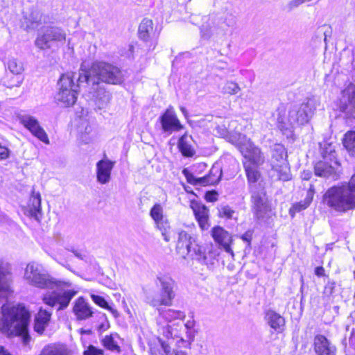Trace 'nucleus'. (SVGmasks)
<instances>
[{
	"mask_svg": "<svg viewBox=\"0 0 355 355\" xmlns=\"http://www.w3.org/2000/svg\"><path fill=\"white\" fill-rule=\"evenodd\" d=\"M0 331L8 336H20L24 345L29 343L30 313L22 305L6 303L1 306Z\"/></svg>",
	"mask_w": 355,
	"mask_h": 355,
	"instance_id": "f257e3e1",
	"label": "nucleus"
},
{
	"mask_svg": "<svg viewBox=\"0 0 355 355\" xmlns=\"http://www.w3.org/2000/svg\"><path fill=\"white\" fill-rule=\"evenodd\" d=\"M317 105V101L313 98H307L301 104L292 105L288 111L286 121L281 116H278V128L286 137H291L296 126L303 125L309 122L315 113Z\"/></svg>",
	"mask_w": 355,
	"mask_h": 355,
	"instance_id": "f03ea898",
	"label": "nucleus"
},
{
	"mask_svg": "<svg viewBox=\"0 0 355 355\" xmlns=\"http://www.w3.org/2000/svg\"><path fill=\"white\" fill-rule=\"evenodd\" d=\"M78 80L88 85L100 84L99 81L111 85H119L123 81L121 70L112 64L95 61L87 71L78 75Z\"/></svg>",
	"mask_w": 355,
	"mask_h": 355,
	"instance_id": "7ed1b4c3",
	"label": "nucleus"
},
{
	"mask_svg": "<svg viewBox=\"0 0 355 355\" xmlns=\"http://www.w3.org/2000/svg\"><path fill=\"white\" fill-rule=\"evenodd\" d=\"M154 282L159 287V290L155 293L150 288L144 289L145 302L156 310L163 306H172L176 296L175 280L168 274L159 272Z\"/></svg>",
	"mask_w": 355,
	"mask_h": 355,
	"instance_id": "20e7f679",
	"label": "nucleus"
},
{
	"mask_svg": "<svg viewBox=\"0 0 355 355\" xmlns=\"http://www.w3.org/2000/svg\"><path fill=\"white\" fill-rule=\"evenodd\" d=\"M24 278L27 284L40 289H62L71 286L69 281L55 279L36 262H31L26 266Z\"/></svg>",
	"mask_w": 355,
	"mask_h": 355,
	"instance_id": "39448f33",
	"label": "nucleus"
},
{
	"mask_svg": "<svg viewBox=\"0 0 355 355\" xmlns=\"http://www.w3.org/2000/svg\"><path fill=\"white\" fill-rule=\"evenodd\" d=\"M323 202L329 208L347 212L355 209V189L345 184L331 187L324 193Z\"/></svg>",
	"mask_w": 355,
	"mask_h": 355,
	"instance_id": "423d86ee",
	"label": "nucleus"
},
{
	"mask_svg": "<svg viewBox=\"0 0 355 355\" xmlns=\"http://www.w3.org/2000/svg\"><path fill=\"white\" fill-rule=\"evenodd\" d=\"M76 79V74L73 72H67L62 74L58 82V92L55 96V101L62 107H70L76 102L78 89L83 82Z\"/></svg>",
	"mask_w": 355,
	"mask_h": 355,
	"instance_id": "0eeeda50",
	"label": "nucleus"
},
{
	"mask_svg": "<svg viewBox=\"0 0 355 355\" xmlns=\"http://www.w3.org/2000/svg\"><path fill=\"white\" fill-rule=\"evenodd\" d=\"M66 36L65 31L60 27L46 26L38 33L35 45L41 50L49 49L53 44H64Z\"/></svg>",
	"mask_w": 355,
	"mask_h": 355,
	"instance_id": "6e6552de",
	"label": "nucleus"
},
{
	"mask_svg": "<svg viewBox=\"0 0 355 355\" xmlns=\"http://www.w3.org/2000/svg\"><path fill=\"white\" fill-rule=\"evenodd\" d=\"M70 287L64 288H53V291L45 294L43 302L51 306H58V311L65 309L69 304L71 299L77 294V291Z\"/></svg>",
	"mask_w": 355,
	"mask_h": 355,
	"instance_id": "1a4fd4ad",
	"label": "nucleus"
},
{
	"mask_svg": "<svg viewBox=\"0 0 355 355\" xmlns=\"http://www.w3.org/2000/svg\"><path fill=\"white\" fill-rule=\"evenodd\" d=\"M252 210L257 219L263 218L270 210L268 197L264 189L260 184L250 187Z\"/></svg>",
	"mask_w": 355,
	"mask_h": 355,
	"instance_id": "9d476101",
	"label": "nucleus"
},
{
	"mask_svg": "<svg viewBox=\"0 0 355 355\" xmlns=\"http://www.w3.org/2000/svg\"><path fill=\"white\" fill-rule=\"evenodd\" d=\"M239 150L248 159V162H245L247 164L260 166L265 161V157L260 148L257 147L250 139H244V143L239 145Z\"/></svg>",
	"mask_w": 355,
	"mask_h": 355,
	"instance_id": "9b49d317",
	"label": "nucleus"
},
{
	"mask_svg": "<svg viewBox=\"0 0 355 355\" xmlns=\"http://www.w3.org/2000/svg\"><path fill=\"white\" fill-rule=\"evenodd\" d=\"M199 244L196 239L191 236L186 231L181 230L178 232L176 249L179 254L191 257L194 250L198 248Z\"/></svg>",
	"mask_w": 355,
	"mask_h": 355,
	"instance_id": "f8f14e48",
	"label": "nucleus"
},
{
	"mask_svg": "<svg viewBox=\"0 0 355 355\" xmlns=\"http://www.w3.org/2000/svg\"><path fill=\"white\" fill-rule=\"evenodd\" d=\"M20 122L33 135L46 144H49L47 134L43 128L40 125L39 121L34 116L31 115H23L20 118Z\"/></svg>",
	"mask_w": 355,
	"mask_h": 355,
	"instance_id": "ddd939ff",
	"label": "nucleus"
},
{
	"mask_svg": "<svg viewBox=\"0 0 355 355\" xmlns=\"http://www.w3.org/2000/svg\"><path fill=\"white\" fill-rule=\"evenodd\" d=\"M162 128L164 132L168 135L173 132H177L183 128L175 112L172 107L168 108L165 112L159 117Z\"/></svg>",
	"mask_w": 355,
	"mask_h": 355,
	"instance_id": "4468645a",
	"label": "nucleus"
},
{
	"mask_svg": "<svg viewBox=\"0 0 355 355\" xmlns=\"http://www.w3.org/2000/svg\"><path fill=\"white\" fill-rule=\"evenodd\" d=\"M340 110L355 117V85L350 84L342 92Z\"/></svg>",
	"mask_w": 355,
	"mask_h": 355,
	"instance_id": "2eb2a0df",
	"label": "nucleus"
},
{
	"mask_svg": "<svg viewBox=\"0 0 355 355\" xmlns=\"http://www.w3.org/2000/svg\"><path fill=\"white\" fill-rule=\"evenodd\" d=\"M12 275L7 263H0V297H7L12 292Z\"/></svg>",
	"mask_w": 355,
	"mask_h": 355,
	"instance_id": "dca6fc26",
	"label": "nucleus"
},
{
	"mask_svg": "<svg viewBox=\"0 0 355 355\" xmlns=\"http://www.w3.org/2000/svg\"><path fill=\"white\" fill-rule=\"evenodd\" d=\"M183 173L189 183L199 185L214 184L219 181L222 174L221 171L215 167L211 169L209 175L198 179L189 173L187 169H184Z\"/></svg>",
	"mask_w": 355,
	"mask_h": 355,
	"instance_id": "f3484780",
	"label": "nucleus"
},
{
	"mask_svg": "<svg viewBox=\"0 0 355 355\" xmlns=\"http://www.w3.org/2000/svg\"><path fill=\"white\" fill-rule=\"evenodd\" d=\"M313 345L317 355H336V347L323 335L314 337Z\"/></svg>",
	"mask_w": 355,
	"mask_h": 355,
	"instance_id": "a211bd4d",
	"label": "nucleus"
},
{
	"mask_svg": "<svg viewBox=\"0 0 355 355\" xmlns=\"http://www.w3.org/2000/svg\"><path fill=\"white\" fill-rule=\"evenodd\" d=\"M191 208L192 209L199 226L202 230L208 229L209 225V209L200 202L191 201Z\"/></svg>",
	"mask_w": 355,
	"mask_h": 355,
	"instance_id": "6ab92c4d",
	"label": "nucleus"
},
{
	"mask_svg": "<svg viewBox=\"0 0 355 355\" xmlns=\"http://www.w3.org/2000/svg\"><path fill=\"white\" fill-rule=\"evenodd\" d=\"M114 166V162L107 159H103L97 162L96 178L99 183L105 184L110 182Z\"/></svg>",
	"mask_w": 355,
	"mask_h": 355,
	"instance_id": "aec40b11",
	"label": "nucleus"
},
{
	"mask_svg": "<svg viewBox=\"0 0 355 355\" xmlns=\"http://www.w3.org/2000/svg\"><path fill=\"white\" fill-rule=\"evenodd\" d=\"M211 236L214 241L219 244L225 252L233 254V251L230 247L232 243V236L223 227L216 226L211 230Z\"/></svg>",
	"mask_w": 355,
	"mask_h": 355,
	"instance_id": "412c9836",
	"label": "nucleus"
},
{
	"mask_svg": "<svg viewBox=\"0 0 355 355\" xmlns=\"http://www.w3.org/2000/svg\"><path fill=\"white\" fill-rule=\"evenodd\" d=\"M73 313L78 320H85L93 316L94 311L83 297H79L75 302Z\"/></svg>",
	"mask_w": 355,
	"mask_h": 355,
	"instance_id": "4be33fe9",
	"label": "nucleus"
},
{
	"mask_svg": "<svg viewBox=\"0 0 355 355\" xmlns=\"http://www.w3.org/2000/svg\"><path fill=\"white\" fill-rule=\"evenodd\" d=\"M324 159H326V155H323ZM338 164L336 161L333 164L328 163L326 160L317 162L314 166L315 174L317 176L322 178H328L336 176V171L338 168Z\"/></svg>",
	"mask_w": 355,
	"mask_h": 355,
	"instance_id": "5701e85b",
	"label": "nucleus"
},
{
	"mask_svg": "<svg viewBox=\"0 0 355 355\" xmlns=\"http://www.w3.org/2000/svg\"><path fill=\"white\" fill-rule=\"evenodd\" d=\"M190 258L196 259L201 264L207 266L209 269H212L216 262H217L215 253L211 251L205 252L203 250V248L200 245L194 250Z\"/></svg>",
	"mask_w": 355,
	"mask_h": 355,
	"instance_id": "b1692460",
	"label": "nucleus"
},
{
	"mask_svg": "<svg viewBox=\"0 0 355 355\" xmlns=\"http://www.w3.org/2000/svg\"><path fill=\"white\" fill-rule=\"evenodd\" d=\"M92 89L94 92V97L96 105L99 109L105 108L110 103L111 100V94L102 87L100 84L92 85Z\"/></svg>",
	"mask_w": 355,
	"mask_h": 355,
	"instance_id": "393cba45",
	"label": "nucleus"
},
{
	"mask_svg": "<svg viewBox=\"0 0 355 355\" xmlns=\"http://www.w3.org/2000/svg\"><path fill=\"white\" fill-rule=\"evenodd\" d=\"M51 317V313L40 309L35 317L34 330L39 334H42L49 325Z\"/></svg>",
	"mask_w": 355,
	"mask_h": 355,
	"instance_id": "a878e982",
	"label": "nucleus"
},
{
	"mask_svg": "<svg viewBox=\"0 0 355 355\" xmlns=\"http://www.w3.org/2000/svg\"><path fill=\"white\" fill-rule=\"evenodd\" d=\"M28 209L30 215L38 220L42 215L41 196L39 192L32 191L28 203Z\"/></svg>",
	"mask_w": 355,
	"mask_h": 355,
	"instance_id": "bb28decb",
	"label": "nucleus"
},
{
	"mask_svg": "<svg viewBox=\"0 0 355 355\" xmlns=\"http://www.w3.org/2000/svg\"><path fill=\"white\" fill-rule=\"evenodd\" d=\"M154 33L153 22L151 19H144L139 26L138 35L140 40L150 42Z\"/></svg>",
	"mask_w": 355,
	"mask_h": 355,
	"instance_id": "cd10ccee",
	"label": "nucleus"
},
{
	"mask_svg": "<svg viewBox=\"0 0 355 355\" xmlns=\"http://www.w3.org/2000/svg\"><path fill=\"white\" fill-rule=\"evenodd\" d=\"M46 17L38 10L32 11L28 17H25L26 29H35L40 25L47 23Z\"/></svg>",
	"mask_w": 355,
	"mask_h": 355,
	"instance_id": "c85d7f7f",
	"label": "nucleus"
},
{
	"mask_svg": "<svg viewBox=\"0 0 355 355\" xmlns=\"http://www.w3.org/2000/svg\"><path fill=\"white\" fill-rule=\"evenodd\" d=\"M270 327L277 332L284 330L285 324L284 318L273 311H269L266 315Z\"/></svg>",
	"mask_w": 355,
	"mask_h": 355,
	"instance_id": "c756f323",
	"label": "nucleus"
},
{
	"mask_svg": "<svg viewBox=\"0 0 355 355\" xmlns=\"http://www.w3.org/2000/svg\"><path fill=\"white\" fill-rule=\"evenodd\" d=\"M40 355H70V351L65 345L52 344L44 347Z\"/></svg>",
	"mask_w": 355,
	"mask_h": 355,
	"instance_id": "7c9ffc66",
	"label": "nucleus"
},
{
	"mask_svg": "<svg viewBox=\"0 0 355 355\" xmlns=\"http://www.w3.org/2000/svg\"><path fill=\"white\" fill-rule=\"evenodd\" d=\"M315 193L314 187L310 184L309 189L307 191V195L304 200L300 201L290 209V213L300 212L307 208L312 202L313 194Z\"/></svg>",
	"mask_w": 355,
	"mask_h": 355,
	"instance_id": "2f4dec72",
	"label": "nucleus"
},
{
	"mask_svg": "<svg viewBox=\"0 0 355 355\" xmlns=\"http://www.w3.org/2000/svg\"><path fill=\"white\" fill-rule=\"evenodd\" d=\"M203 20L205 23L200 27V33L202 34V37L206 39H209L213 35L212 28L215 26L216 24V17L205 16L203 17Z\"/></svg>",
	"mask_w": 355,
	"mask_h": 355,
	"instance_id": "473e14b6",
	"label": "nucleus"
},
{
	"mask_svg": "<svg viewBox=\"0 0 355 355\" xmlns=\"http://www.w3.org/2000/svg\"><path fill=\"white\" fill-rule=\"evenodd\" d=\"M178 146L180 151L184 157H193L196 153L193 148L189 144V141H188V136L186 134L179 139Z\"/></svg>",
	"mask_w": 355,
	"mask_h": 355,
	"instance_id": "72a5a7b5",
	"label": "nucleus"
},
{
	"mask_svg": "<svg viewBox=\"0 0 355 355\" xmlns=\"http://www.w3.org/2000/svg\"><path fill=\"white\" fill-rule=\"evenodd\" d=\"M272 167L277 173L279 180L288 181L291 179V173L287 162H284V164L274 163Z\"/></svg>",
	"mask_w": 355,
	"mask_h": 355,
	"instance_id": "f704fd0d",
	"label": "nucleus"
},
{
	"mask_svg": "<svg viewBox=\"0 0 355 355\" xmlns=\"http://www.w3.org/2000/svg\"><path fill=\"white\" fill-rule=\"evenodd\" d=\"M157 311L159 315L168 321H172L176 319H183L185 317L184 313L181 311L170 309H164L163 307L160 309L159 308Z\"/></svg>",
	"mask_w": 355,
	"mask_h": 355,
	"instance_id": "c9c22d12",
	"label": "nucleus"
},
{
	"mask_svg": "<svg viewBox=\"0 0 355 355\" xmlns=\"http://www.w3.org/2000/svg\"><path fill=\"white\" fill-rule=\"evenodd\" d=\"M286 157L287 155L284 146L281 144H275L272 153V164H284V162H287L286 159Z\"/></svg>",
	"mask_w": 355,
	"mask_h": 355,
	"instance_id": "e433bc0d",
	"label": "nucleus"
},
{
	"mask_svg": "<svg viewBox=\"0 0 355 355\" xmlns=\"http://www.w3.org/2000/svg\"><path fill=\"white\" fill-rule=\"evenodd\" d=\"M78 131L81 135V139L85 143H88L92 139L93 128L87 121H83L78 127Z\"/></svg>",
	"mask_w": 355,
	"mask_h": 355,
	"instance_id": "4c0bfd02",
	"label": "nucleus"
},
{
	"mask_svg": "<svg viewBox=\"0 0 355 355\" xmlns=\"http://www.w3.org/2000/svg\"><path fill=\"white\" fill-rule=\"evenodd\" d=\"M115 337H118L116 334L105 336L102 339V344L106 349L110 351L120 352V347L116 343Z\"/></svg>",
	"mask_w": 355,
	"mask_h": 355,
	"instance_id": "58836bf2",
	"label": "nucleus"
},
{
	"mask_svg": "<svg viewBox=\"0 0 355 355\" xmlns=\"http://www.w3.org/2000/svg\"><path fill=\"white\" fill-rule=\"evenodd\" d=\"M343 145L352 155H355V131H349L345 133Z\"/></svg>",
	"mask_w": 355,
	"mask_h": 355,
	"instance_id": "ea45409f",
	"label": "nucleus"
},
{
	"mask_svg": "<svg viewBox=\"0 0 355 355\" xmlns=\"http://www.w3.org/2000/svg\"><path fill=\"white\" fill-rule=\"evenodd\" d=\"M258 166L250 165V164L244 163V168L246 173L247 178L249 182L255 183L259 178V173L257 170Z\"/></svg>",
	"mask_w": 355,
	"mask_h": 355,
	"instance_id": "a19ab883",
	"label": "nucleus"
},
{
	"mask_svg": "<svg viewBox=\"0 0 355 355\" xmlns=\"http://www.w3.org/2000/svg\"><path fill=\"white\" fill-rule=\"evenodd\" d=\"M91 298L92 299L94 302L95 304H96L97 305H98L99 306L109 310L113 314V315L114 317L116 318L118 316L119 314H118V311H116V309L109 306L107 302L105 301V300L103 297L92 294V295H91Z\"/></svg>",
	"mask_w": 355,
	"mask_h": 355,
	"instance_id": "79ce46f5",
	"label": "nucleus"
},
{
	"mask_svg": "<svg viewBox=\"0 0 355 355\" xmlns=\"http://www.w3.org/2000/svg\"><path fill=\"white\" fill-rule=\"evenodd\" d=\"M7 67L12 73L15 75H20L24 71L22 63L15 58H11L8 60Z\"/></svg>",
	"mask_w": 355,
	"mask_h": 355,
	"instance_id": "37998d69",
	"label": "nucleus"
},
{
	"mask_svg": "<svg viewBox=\"0 0 355 355\" xmlns=\"http://www.w3.org/2000/svg\"><path fill=\"white\" fill-rule=\"evenodd\" d=\"M241 90L239 85L232 81H227L222 89V92L225 94L234 95Z\"/></svg>",
	"mask_w": 355,
	"mask_h": 355,
	"instance_id": "c03bdc74",
	"label": "nucleus"
},
{
	"mask_svg": "<svg viewBox=\"0 0 355 355\" xmlns=\"http://www.w3.org/2000/svg\"><path fill=\"white\" fill-rule=\"evenodd\" d=\"M150 215L155 222L164 218L162 206L159 204L155 205L150 211Z\"/></svg>",
	"mask_w": 355,
	"mask_h": 355,
	"instance_id": "a18cd8bd",
	"label": "nucleus"
},
{
	"mask_svg": "<svg viewBox=\"0 0 355 355\" xmlns=\"http://www.w3.org/2000/svg\"><path fill=\"white\" fill-rule=\"evenodd\" d=\"M227 140L235 145L239 149V145L244 143V139H248L245 136L238 134L236 135H228Z\"/></svg>",
	"mask_w": 355,
	"mask_h": 355,
	"instance_id": "49530a36",
	"label": "nucleus"
},
{
	"mask_svg": "<svg viewBox=\"0 0 355 355\" xmlns=\"http://www.w3.org/2000/svg\"><path fill=\"white\" fill-rule=\"evenodd\" d=\"M234 210H233L230 206L224 205L220 207L219 209V216L222 218H226L230 219L233 217Z\"/></svg>",
	"mask_w": 355,
	"mask_h": 355,
	"instance_id": "de8ad7c7",
	"label": "nucleus"
},
{
	"mask_svg": "<svg viewBox=\"0 0 355 355\" xmlns=\"http://www.w3.org/2000/svg\"><path fill=\"white\" fill-rule=\"evenodd\" d=\"M104 351L101 349L96 348L92 345L87 347V349L84 351L83 355H103Z\"/></svg>",
	"mask_w": 355,
	"mask_h": 355,
	"instance_id": "09e8293b",
	"label": "nucleus"
},
{
	"mask_svg": "<svg viewBox=\"0 0 355 355\" xmlns=\"http://www.w3.org/2000/svg\"><path fill=\"white\" fill-rule=\"evenodd\" d=\"M156 227L162 232H168L170 225L168 221L166 219L162 218L155 222Z\"/></svg>",
	"mask_w": 355,
	"mask_h": 355,
	"instance_id": "8fccbe9b",
	"label": "nucleus"
},
{
	"mask_svg": "<svg viewBox=\"0 0 355 355\" xmlns=\"http://www.w3.org/2000/svg\"><path fill=\"white\" fill-rule=\"evenodd\" d=\"M335 287V282H328L324 288V295L328 297L332 295L334 292Z\"/></svg>",
	"mask_w": 355,
	"mask_h": 355,
	"instance_id": "3c124183",
	"label": "nucleus"
},
{
	"mask_svg": "<svg viewBox=\"0 0 355 355\" xmlns=\"http://www.w3.org/2000/svg\"><path fill=\"white\" fill-rule=\"evenodd\" d=\"M302 4V0H291L286 7L289 11H291Z\"/></svg>",
	"mask_w": 355,
	"mask_h": 355,
	"instance_id": "603ef678",
	"label": "nucleus"
},
{
	"mask_svg": "<svg viewBox=\"0 0 355 355\" xmlns=\"http://www.w3.org/2000/svg\"><path fill=\"white\" fill-rule=\"evenodd\" d=\"M217 193L215 191L207 192L205 194V199L208 202H214L217 200Z\"/></svg>",
	"mask_w": 355,
	"mask_h": 355,
	"instance_id": "864d4df0",
	"label": "nucleus"
},
{
	"mask_svg": "<svg viewBox=\"0 0 355 355\" xmlns=\"http://www.w3.org/2000/svg\"><path fill=\"white\" fill-rule=\"evenodd\" d=\"M9 150L0 144V159H5L8 157Z\"/></svg>",
	"mask_w": 355,
	"mask_h": 355,
	"instance_id": "5fc2aeb1",
	"label": "nucleus"
},
{
	"mask_svg": "<svg viewBox=\"0 0 355 355\" xmlns=\"http://www.w3.org/2000/svg\"><path fill=\"white\" fill-rule=\"evenodd\" d=\"M216 132L223 137L228 136V131L225 126H218L216 128Z\"/></svg>",
	"mask_w": 355,
	"mask_h": 355,
	"instance_id": "6e6d98bb",
	"label": "nucleus"
},
{
	"mask_svg": "<svg viewBox=\"0 0 355 355\" xmlns=\"http://www.w3.org/2000/svg\"><path fill=\"white\" fill-rule=\"evenodd\" d=\"M22 81L23 78L21 76H17L15 83H8L6 85L9 88H12L13 87H19L22 83Z\"/></svg>",
	"mask_w": 355,
	"mask_h": 355,
	"instance_id": "4d7b16f0",
	"label": "nucleus"
},
{
	"mask_svg": "<svg viewBox=\"0 0 355 355\" xmlns=\"http://www.w3.org/2000/svg\"><path fill=\"white\" fill-rule=\"evenodd\" d=\"M252 233L251 231H247L245 234L241 236L242 240L247 242L248 244L250 243L252 240Z\"/></svg>",
	"mask_w": 355,
	"mask_h": 355,
	"instance_id": "13d9d810",
	"label": "nucleus"
},
{
	"mask_svg": "<svg viewBox=\"0 0 355 355\" xmlns=\"http://www.w3.org/2000/svg\"><path fill=\"white\" fill-rule=\"evenodd\" d=\"M223 22L225 23L226 26L228 27L233 26L236 24L235 17L232 16L230 19H225Z\"/></svg>",
	"mask_w": 355,
	"mask_h": 355,
	"instance_id": "bf43d9fd",
	"label": "nucleus"
},
{
	"mask_svg": "<svg viewBox=\"0 0 355 355\" xmlns=\"http://www.w3.org/2000/svg\"><path fill=\"white\" fill-rule=\"evenodd\" d=\"M315 273L319 277L323 276L324 274V270L322 266H318L315 268Z\"/></svg>",
	"mask_w": 355,
	"mask_h": 355,
	"instance_id": "052dcab7",
	"label": "nucleus"
},
{
	"mask_svg": "<svg viewBox=\"0 0 355 355\" xmlns=\"http://www.w3.org/2000/svg\"><path fill=\"white\" fill-rule=\"evenodd\" d=\"M311 177V173L309 171H304L302 174V178L304 180H309Z\"/></svg>",
	"mask_w": 355,
	"mask_h": 355,
	"instance_id": "680f3d73",
	"label": "nucleus"
},
{
	"mask_svg": "<svg viewBox=\"0 0 355 355\" xmlns=\"http://www.w3.org/2000/svg\"><path fill=\"white\" fill-rule=\"evenodd\" d=\"M194 327V320H188L185 324V327L190 330Z\"/></svg>",
	"mask_w": 355,
	"mask_h": 355,
	"instance_id": "e2e57ef3",
	"label": "nucleus"
},
{
	"mask_svg": "<svg viewBox=\"0 0 355 355\" xmlns=\"http://www.w3.org/2000/svg\"><path fill=\"white\" fill-rule=\"evenodd\" d=\"M71 252L74 254V255L77 258H78L81 260H83L84 259V256H83L80 252L75 250H72Z\"/></svg>",
	"mask_w": 355,
	"mask_h": 355,
	"instance_id": "0e129e2a",
	"label": "nucleus"
},
{
	"mask_svg": "<svg viewBox=\"0 0 355 355\" xmlns=\"http://www.w3.org/2000/svg\"><path fill=\"white\" fill-rule=\"evenodd\" d=\"M168 232H162V235L164 238V240L166 241V242H168L170 241V237L168 235Z\"/></svg>",
	"mask_w": 355,
	"mask_h": 355,
	"instance_id": "69168bd1",
	"label": "nucleus"
},
{
	"mask_svg": "<svg viewBox=\"0 0 355 355\" xmlns=\"http://www.w3.org/2000/svg\"><path fill=\"white\" fill-rule=\"evenodd\" d=\"M0 355H10L7 351H6L3 347L0 346Z\"/></svg>",
	"mask_w": 355,
	"mask_h": 355,
	"instance_id": "338daca9",
	"label": "nucleus"
},
{
	"mask_svg": "<svg viewBox=\"0 0 355 355\" xmlns=\"http://www.w3.org/2000/svg\"><path fill=\"white\" fill-rule=\"evenodd\" d=\"M5 220L6 216L3 214L0 213V223H3Z\"/></svg>",
	"mask_w": 355,
	"mask_h": 355,
	"instance_id": "774afa93",
	"label": "nucleus"
}]
</instances>
